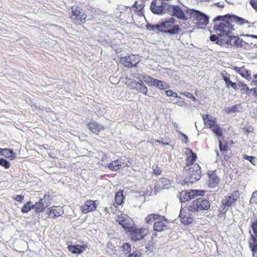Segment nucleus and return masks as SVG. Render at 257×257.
<instances>
[{
	"instance_id": "1",
	"label": "nucleus",
	"mask_w": 257,
	"mask_h": 257,
	"mask_svg": "<svg viewBox=\"0 0 257 257\" xmlns=\"http://www.w3.org/2000/svg\"><path fill=\"white\" fill-rule=\"evenodd\" d=\"M223 19V16H218L213 20L214 30L220 38L221 42L223 41L222 39H225L234 30L232 26L229 23L225 22Z\"/></svg>"
},
{
	"instance_id": "2",
	"label": "nucleus",
	"mask_w": 257,
	"mask_h": 257,
	"mask_svg": "<svg viewBox=\"0 0 257 257\" xmlns=\"http://www.w3.org/2000/svg\"><path fill=\"white\" fill-rule=\"evenodd\" d=\"M185 181L187 183H193L199 180L201 176V168L197 164H195L188 169L183 170Z\"/></svg>"
},
{
	"instance_id": "3",
	"label": "nucleus",
	"mask_w": 257,
	"mask_h": 257,
	"mask_svg": "<svg viewBox=\"0 0 257 257\" xmlns=\"http://www.w3.org/2000/svg\"><path fill=\"white\" fill-rule=\"evenodd\" d=\"M189 19L194 24L199 26H205L209 22L208 17L204 14L193 9L188 11Z\"/></svg>"
},
{
	"instance_id": "4",
	"label": "nucleus",
	"mask_w": 257,
	"mask_h": 257,
	"mask_svg": "<svg viewBox=\"0 0 257 257\" xmlns=\"http://www.w3.org/2000/svg\"><path fill=\"white\" fill-rule=\"evenodd\" d=\"M167 7H168L167 8L168 9L167 13L170 15L175 16L178 19L183 21H186L189 19V15L187 14V13L191 9H184L182 10L177 6L169 5V6Z\"/></svg>"
},
{
	"instance_id": "5",
	"label": "nucleus",
	"mask_w": 257,
	"mask_h": 257,
	"mask_svg": "<svg viewBox=\"0 0 257 257\" xmlns=\"http://www.w3.org/2000/svg\"><path fill=\"white\" fill-rule=\"evenodd\" d=\"M210 207V203L209 201L203 198H199L192 203L190 205L191 211L200 212L201 211L207 210Z\"/></svg>"
},
{
	"instance_id": "6",
	"label": "nucleus",
	"mask_w": 257,
	"mask_h": 257,
	"mask_svg": "<svg viewBox=\"0 0 257 257\" xmlns=\"http://www.w3.org/2000/svg\"><path fill=\"white\" fill-rule=\"evenodd\" d=\"M116 221L128 232H132L135 228L133 220L126 214H121L118 215Z\"/></svg>"
},
{
	"instance_id": "7",
	"label": "nucleus",
	"mask_w": 257,
	"mask_h": 257,
	"mask_svg": "<svg viewBox=\"0 0 257 257\" xmlns=\"http://www.w3.org/2000/svg\"><path fill=\"white\" fill-rule=\"evenodd\" d=\"M195 212L191 211L190 206L188 208H184L180 211L179 217L181 222L184 224L191 223L194 217Z\"/></svg>"
},
{
	"instance_id": "8",
	"label": "nucleus",
	"mask_w": 257,
	"mask_h": 257,
	"mask_svg": "<svg viewBox=\"0 0 257 257\" xmlns=\"http://www.w3.org/2000/svg\"><path fill=\"white\" fill-rule=\"evenodd\" d=\"M204 192L199 190H191L188 191H182L180 193L179 198L181 202H185L197 196H203Z\"/></svg>"
},
{
	"instance_id": "9",
	"label": "nucleus",
	"mask_w": 257,
	"mask_h": 257,
	"mask_svg": "<svg viewBox=\"0 0 257 257\" xmlns=\"http://www.w3.org/2000/svg\"><path fill=\"white\" fill-rule=\"evenodd\" d=\"M240 194L238 191H234L231 193L228 194V195L225 196L222 201L223 210L226 207H228L234 204L239 197Z\"/></svg>"
},
{
	"instance_id": "10",
	"label": "nucleus",
	"mask_w": 257,
	"mask_h": 257,
	"mask_svg": "<svg viewBox=\"0 0 257 257\" xmlns=\"http://www.w3.org/2000/svg\"><path fill=\"white\" fill-rule=\"evenodd\" d=\"M161 4V3L160 0L153 1L150 7L151 11L153 13L158 15H163L167 13L168 9L167 8L168 7L167 6H169V5L165 3L164 5Z\"/></svg>"
},
{
	"instance_id": "11",
	"label": "nucleus",
	"mask_w": 257,
	"mask_h": 257,
	"mask_svg": "<svg viewBox=\"0 0 257 257\" xmlns=\"http://www.w3.org/2000/svg\"><path fill=\"white\" fill-rule=\"evenodd\" d=\"M51 203V200L49 196L45 195L42 199L34 204V209L37 213L43 212V210L49 206Z\"/></svg>"
},
{
	"instance_id": "12",
	"label": "nucleus",
	"mask_w": 257,
	"mask_h": 257,
	"mask_svg": "<svg viewBox=\"0 0 257 257\" xmlns=\"http://www.w3.org/2000/svg\"><path fill=\"white\" fill-rule=\"evenodd\" d=\"M86 15L78 7L72 8L71 19L74 23L82 22L86 19Z\"/></svg>"
},
{
	"instance_id": "13",
	"label": "nucleus",
	"mask_w": 257,
	"mask_h": 257,
	"mask_svg": "<svg viewBox=\"0 0 257 257\" xmlns=\"http://www.w3.org/2000/svg\"><path fill=\"white\" fill-rule=\"evenodd\" d=\"M98 205V201L97 200H87L81 206L82 212L86 214L89 212L93 211L95 210Z\"/></svg>"
},
{
	"instance_id": "14",
	"label": "nucleus",
	"mask_w": 257,
	"mask_h": 257,
	"mask_svg": "<svg viewBox=\"0 0 257 257\" xmlns=\"http://www.w3.org/2000/svg\"><path fill=\"white\" fill-rule=\"evenodd\" d=\"M148 230L145 228L136 229V227L132 231L131 238L133 241H139L145 239Z\"/></svg>"
},
{
	"instance_id": "15",
	"label": "nucleus",
	"mask_w": 257,
	"mask_h": 257,
	"mask_svg": "<svg viewBox=\"0 0 257 257\" xmlns=\"http://www.w3.org/2000/svg\"><path fill=\"white\" fill-rule=\"evenodd\" d=\"M232 67L235 72L239 74L241 77L248 81L251 80L252 78L250 71L246 69L244 66L238 67L232 66Z\"/></svg>"
},
{
	"instance_id": "16",
	"label": "nucleus",
	"mask_w": 257,
	"mask_h": 257,
	"mask_svg": "<svg viewBox=\"0 0 257 257\" xmlns=\"http://www.w3.org/2000/svg\"><path fill=\"white\" fill-rule=\"evenodd\" d=\"M48 210L49 211H47L48 216L52 218L60 216L64 213V209H63V207L59 206H52L49 208Z\"/></svg>"
},
{
	"instance_id": "17",
	"label": "nucleus",
	"mask_w": 257,
	"mask_h": 257,
	"mask_svg": "<svg viewBox=\"0 0 257 257\" xmlns=\"http://www.w3.org/2000/svg\"><path fill=\"white\" fill-rule=\"evenodd\" d=\"M185 153L186 155V158L185 159L186 165L189 166L191 165L193 166V164L197 159L196 154L193 153L190 149L188 148L185 149Z\"/></svg>"
},
{
	"instance_id": "18",
	"label": "nucleus",
	"mask_w": 257,
	"mask_h": 257,
	"mask_svg": "<svg viewBox=\"0 0 257 257\" xmlns=\"http://www.w3.org/2000/svg\"><path fill=\"white\" fill-rule=\"evenodd\" d=\"M208 184L210 188H214L218 184L219 178L217 176L215 172L210 171L208 173Z\"/></svg>"
},
{
	"instance_id": "19",
	"label": "nucleus",
	"mask_w": 257,
	"mask_h": 257,
	"mask_svg": "<svg viewBox=\"0 0 257 257\" xmlns=\"http://www.w3.org/2000/svg\"><path fill=\"white\" fill-rule=\"evenodd\" d=\"M125 59V65L128 67L136 66L140 61V57L136 55H132L126 57Z\"/></svg>"
},
{
	"instance_id": "20",
	"label": "nucleus",
	"mask_w": 257,
	"mask_h": 257,
	"mask_svg": "<svg viewBox=\"0 0 257 257\" xmlns=\"http://www.w3.org/2000/svg\"><path fill=\"white\" fill-rule=\"evenodd\" d=\"M170 185V182L166 178L159 179L156 183L155 189L156 190H160L162 189L167 188Z\"/></svg>"
},
{
	"instance_id": "21",
	"label": "nucleus",
	"mask_w": 257,
	"mask_h": 257,
	"mask_svg": "<svg viewBox=\"0 0 257 257\" xmlns=\"http://www.w3.org/2000/svg\"><path fill=\"white\" fill-rule=\"evenodd\" d=\"M222 42L229 44L230 45L239 46L241 44V40L237 37L229 35L225 39H222Z\"/></svg>"
},
{
	"instance_id": "22",
	"label": "nucleus",
	"mask_w": 257,
	"mask_h": 257,
	"mask_svg": "<svg viewBox=\"0 0 257 257\" xmlns=\"http://www.w3.org/2000/svg\"><path fill=\"white\" fill-rule=\"evenodd\" d=\"M87 247L86 245H68L69 250L73 254H80L83 252Z\"/></svg>"
},
{
	"instance_id": "23",
	"label": "nucleus",
	"mask_w": 257,
	"mask_h": 257,
	"mask_svg": "<svg viewBox=\"0 0 257 257\" xmlns=\"http://www.w3.org/2000/svg\"><path fill=\"white\" fill-rule=\"evenodd\" d=\"M175 20L171 18L168 19L162 20L159 23L160 29L161 32H163L164 28H168L171 27L173 24H174Z\"/></svg>"
},
{
	"instance_id": "24",
	"label": "nucleus",
	"mask_w": 257,
	"mask_h": 257,
	"mask_svg": "<svg viewBox=\"0 0 257 257\" xmlns=\"http://www.w3.org/2000/svg\"><path fill=\"white\" fill-rule=\"evenodd\" d=\"M89 129L94 134H98L100 132L103 131L104 127L95 121L91 122L88 123Z\"/></svg>"
},
{
	"instance_id": "25",
	"label": "nucleus",
	"mask_w": 257,
	"mask_h": 257,
	"mask_svg": "<svg viewBox=\"0 0 257 257\" xmlns=\"http://www.w3.org/2000/svg\"><path fill=\"white\" fill-rule=\"evenodd\" d=\"M224 110L227 113H232L241 111L242 110V107L240 104H235L231 106L225 107Z\"/></svg>"
},
{
	"instance_id": "26",
	"label": "nucleus",
	"mask_w": 257,
	"mask_h": 257,
	"mask_svg": "<svg viewBox=\"0 0 257 257\" xmlns=\"http://www.w3.org/2000/svg\"><path fill=\"white\" fill-rule=\"evenodd\" d=\"M105 166H107L108 168L111 171H117L119 169L121 166V162L118 160L113 161L110 163H106L103 165Z\"/></svg>"
},
{
	"instance_id": "27",
	"label": "nucleus",
	"mask_w": 257,
	"mask_h": 257,
	"mask_svg": "<svg viewBox=\"0 0 257 257\" xmlns=\"http://www.w3.org/2000/svg\"><path fill=\"white\" fill-rule=\"evenodd\" d=\"M154 230L157 231H162L167 229V225L163 221H156L154 225Z\"/></svg>"
},
{
	"instance_id": "28",
	"label": "nucleus",
	"mask_w": 257,
	"mask_h": 257,
	"mask_svg": "<svg viewBox=\"0 0 257 257\" xmlns=\"http://www.w3.org/2000/svg\"><path fill=\"white\" fill-rule=\"evenodd\" d=\"M202 117L204 120L205 125H206V124L209 125V123L217 122L216 118L211 115L208 114H203Z\"/></svg>"
},
{
	"instance_id": "29",
	"label": "nucleus",
	"mask_w": 257,
	"mask_h": 257,
	"mask_svg": "<svg viewBox=\"0 0 257 257\" xmlns=\"http://www.w3.org/2000/svg\"><path fill=\"white\" fill-rule=\"evenodd\" d=\"M154 87H156L160 90H164L165 89L169 88L170 87L169 85L165 81H161L157 79L155 83Z\"/></svg>"
},
{
	"instance_id": "30",
	"label": "nucleus",
	"mask_w": 257,
	"mask_h": 257,
	"mask_svg": "<svg viewBox=\"0 0 257 257\" xmlns=\"http://www.w3.org/2000/svg\"><path fill=\"white\" fill-rule=\"evenodd\" d=\"M222 77H223V79L225 82V84H226L227 87L229 88L230 87H231L235 90L237 89V84H236L235 82H232L230 80L229 77L223 75Z\"/></svg>"
},
{
	"instance_id": "31",
	"label": "nucleus",
	"mask_w": 257,
	"mask_h": 257,
	"mask_svg": "<svg viewBox=\"0 0 257 257\" xmlns=\"http://www.w3.org/2000/svg\"><path fill=\"white\" fill-rule=\"evenodd\" d=\"M238 88L240 89L241 92L243 93H246L248 91H252L253 90L255 92H256V88H254L253 89H249L248 87H247V85L245 84H244L242 82H238L237 85V89Z\"/></svg>"
},
{
	"instance_id": "32",
	"label": "nucleus",
	"mask_w": 257,
	"mask_h": 257,
	"mask_svg": "<svg viewBox=\"0 0 257 257\" xmlns=\"http://www.w3.org/2000/svg\"><path fill=\"white\" fill-rule=\"evenodd\" d=\"M142 79L149 86H154L155 83L157 79L153 78L152 77L148 75H142Z\"/></svg>"
},
{
	"instance_id": "33",
	"label": "nucleus",
	"mask_w": 257,
	"mask_h": 257,
	"mask_svg": "<svg viewBox=\"0 0 257 257\" xmlns=\"http://www.w3.org/2000/svg\"><path fill=\"white\" fill-rule=\"evenodd\" d=\"M252 233H250L253 241H257V219L251 223Z\"/></svg>"
},
{
	"instance_id": "34",
	"label": "nucleus",
	"mask_w": 257,
	"mask_h": 257,
	"mask_svg": "<svg viewBox=\"0 0 257 257\" xmlns=\"http://www.w3.org/2000/svg\"><path fill=\"white\" fill-rule=\"evenodd\" d=\"M124 197L122 191H118L115 193V202L117 205H121L123 201Z\"/></svg>"
},
{
	"instance_id": "35",
	"label": "nucleus",
	"mask_w": 257,
	"mask_h": 257,
	"mask_svg": "<svg viewBox=\"0 0 257 257\" xmlns=\"http://www.w3.org/2000/svg\"><path fill=\"white\" fill-rule=\"evenodd\" d=\"M32 209H34V205L32 204L31 201H28L25 203L21 209V212L23 213H28Z\"/></svg>"
},
{
	"instance_id": "36",
	"label": "nucleus",
	"mask_w": 257,
	"mask_h": 257,
	"mask_svg": "<svg viewBox=\"0 0 257 257\" xmlns=\"http://www.w3.org/2000/svg\"><path fill=\"white\" fill-rule=\"evenodd\" d=\"M2 155L7 158H10V159L12 160L14 158L15 154L14 153V152L12 150L4 149Z\"/></svg>"
},
{
	"instance_id": "37",
	"label": "nucleus",
	"mask_w": 257,
	"mask_h": 257,
	"mask_svg": "<svg viewBox=\"0 0 257 257\" xmlns=\"http://www.w3.org/2000/svg\"><path fill=\"white\" fill-rule=\"evenodd\" d=\"M160 217V215L157 213L149 214L146 217L145 222L147 223H152L155 219Z\"/></svg>"
},
{
	"instance_id": "38",
	"label": "nucleus",
	"mask_w": 257,
	"mask_h": 257,
	"mask_svg": "<svg viewBox=\"0 0 257 257\" xmlns=\"http://www.w3.org/2000/svg\"><path fill=\"white\" fill-rule=\"evenodd\" d=\"M230 20L232 22H235L236 24L241 25L243 24L245 22V20L240 17H237L236 16H232L230 17Z\"/></svg>"
},
{
	"instance_id": "39",
	"label": "nucleus",
	"mask_w": 257,
	"mask_h": 257,
	"mask_svg": "<svg viewBox=\"0 0 257 257\" xmlns=\"http://www.w3.org/2000/svg\"><path fill=\"white\" fill-rule=\"evenodd\" d=\"M179 30V27L178 25H174L170 29L165 30L163 31L165 33H169L171 34H177Z\"/></svg>"
},
{
	"instance_id": "40",
	"label": "nucleus",
	"mask_w": 257,
	"mask_h": 257,
	"mask_svg": "<svg viewBox=\"0 0 257 257\" xmlns=\"http://www.w3.org/2000/svg\"><path fill=\"white\" fill-rule=\"evenodd\" d=\"M122 251L125 254L130 253L131 250V245L127 242L124 243L122 245Z\"/></svg>"
},
{
	"instance_id": "41",
	"label": "nucleus",
	"mask_w": 257,
	"mask_h": 257,
	"mask_svg": "<svg viewBox=\"0 0 257 257\" xmlns=\"http://www.w3.org/2000/svg\"><path fill=\"white\" fill-rule=\"evenodd\" d=\"M212 130V131L215 134L217 137H220L222 135V131L221 128L218 124H217Z\"/></svg>"
},
{
	"instance_id": "42",
	"label": "nucleus",
	"mask_w": 257,
	"mask_h": 257,
	"mask_svg": "<svg viewBox=\"0 0 257 257\" xmlns=\"http://www.w3.org/2000/svg\"><path fill=\"white\" fill-rule=\"evenodd\" d=\"M210 40L212 42H215L216 44L221 45L223 42H220V38L218 36H216L215 35H212L210 37Z\"/></svg>"
},
{
	"instance_id": "43",
	"label": "nucleus",
	"mask_w": 257,
	"mask_h": 257,
	"mask_svg": "<svg viewBox=\"0 0 257 257\" xmlns=\"http://www.w3.org/2000/svg\"><path fill=\"white\" fill-rule=\"evenodd\" d=\"M136 88L139 92L147 95L148 89L146 85H142L141 86H136Z\"/></svg>"
},
{
	"instance_id": "44",
	"label": "nucleus",
	"mask_w": 257,
	"mask_h": 257,
	"mask_svg": "<svg viewBox=\"0 0 257 257\" xmlns=\"http://www.w3.org/2000/svg\"><path fill=\"white\" fill-rule=\"evenodd\" d=\"M0 165L4 167L6 169H8L11 166V164L9 162L3 158H0Z\"/></svg>"
},
{
	"instance_id": "45",
	"label": "nucleus",
	"mask_w": 257,
	"mask_h": 257,
	"mask_svg": "<svg viewBox=\"0 0 257 257\" xmlns=\"http://www.w3.org/2000/svg\"><path fill=\"white\" fill-rule=\"evenodd\" d=\"M243 158L249 161L253 165H255L256 162V158L253 156L244 155Z\"/></svg>"
},
{
	"instance_id": "46",
	"label": "nucleus",
	"mask_w": 257,
	"mask_h": 257,
	"mask_svg": "<svg viewBox=\"0 0 257 257\" xmlns=\"http://www.w3.org/2000/svg\"><path fill=\"white\" fill-rule=\"evenodd\" d=\"M249 246L254 255L255 252H257V242H249Z\"/></svg>"
},
{
	"instance_id": "47",
	"label": "nucleus",
	"mask_w": 257,
	"mask_h": 257,
	"mask_svg": "<svg viewBox=\"0 0 257 257\" xmlns=\"http://www.w3.org/2000/svg\"><path fill=\"white\" fill-rule=\"evenodd\" d=\"M126 257H142V253L139 250H135L133 253H130Z\"/></svg>"
},
{
	"instance_id": "48",
	"label": "nucleus",
	"mask_w": 257,
	"mask_h": 257,
	"mask_svg": "<svg viewBox=\"0 0 257 257\" xmlns=\"http://www.w3.org/2000/svg\"><path fill=\"white\" fill-rule=\"evenodd\" d=\"M160 24L159 23L157 25H147V28L148 29H149V30H151V31H154L156 29H158L159 31H160Z\"/></svg>"
},
{
	"instance_id": "49",
	"label": "nucleus",
	"mask_w": 257,
	"mask_h": 257,
	"mask_svg": "<svg viewBox=\"0 0 257 257\" xmlns=\"http://www.w3.org/2000/svg\"><path fill=\"white\" fill-rule=\"evenodd\" d=\"M250 203H257V191L253 192L251 198L250 199Z\"/></svg>"
},
{
	"instance_id": "50",
	"label": "nucleus",
	"mask_w": 257,
	"mask_h": 257,
	"mask_svg": "<svg viewBox=\"0 0 257 257\" xmlns=\"http://www.w3.org/2000/svg\"><path fill=\"white\" fill-rule=\"evenodd\" d=\"M153 172L154 174L158 175L161 174L162 171L157 166H153Z\"/></svg>"
},
{
	"instance_id": "51",
	"label": "nucleus",
	"mask_w": 257,
	"mask_h": 257,
	"mask_svg": "<svg viewBox=\"0 0 257 257\" xmlns=\"http://www.w3.org/2000/svg\"><path fill=\"white\" fill-rule=\"evenodd\" d=\"M178 134L180 135H181V136L182 137V142L184 143H187L188 141V137L185 134H184V133H183L181 132H178Z\"/></svg>"
},
{
	"instance_id": "52",
	"label": "nucleus",
	"mask_w": 257,
	"mask_h": 257,
	"mask_svg": "<svg viewBox=\"0 0 257 257\" xmlns=\"http://www.w3.org/2000/svg\"><path fill=\"white\" fill-rule=\"evenodd\" d=\"M180 94L187 96L189 98L192 99L194 101L196 99V98L190 92H182Z\"/></svg>"
},
{
	"instance_id": "53",
	"label": "nucleus",
	"mask_w": 257,
	"mask_h": 257,
	"mask_svg": "<svg viewBox=\"0 0 257 257\" xmlns=\"http://www.w3.org/2000/svg\"><path fill=\"white\" fill-rule=\"evenodd\" d=\"M13 198L16 201L22 203L24 199V196L17 195L15 197H14Z\"/></svg>"
},
{
	"instance_id": "54",
	"label": "nucleus",
	"mask_w": 257,
	"mask_h": 257,
	"mask_svg": "<svg viewBox=\"0 0 257 257\" xmlns=\"http://www.w3.org/2000/svg\"><path fill=\"white\" fill-rule=\"evenodd\" d=\"M250 4L257 11V0H250Z\"/></svg>"
},
{
	"instance_id": "55",
	"label": "nucleus",
	"mask_w": 257,
	"mask_h": 257,
	"mask_svg": "<svg viewBox=\"0 0 257 257\" xmlns=\"http://www.w3.org/2000/svg\"><path fill=\"white\" fill-rule=\"evenodd\" d=\"M219 149L221 151H226L227 150L228 146L227 145H223L220 141H219Z\"/></svg>"
},
{
	"instance_id": "56",
	"label": "nucleus",
	"mask_w": 257,
	"mask_h": 257,
	"mask_svg": "<svg viewBox=\"0 0 257 257\" xmlns=\"http://www.w3.org/2000/svg\"><path fill=\"white\" fill-rule=\"evenodd\" d=\"M217 124H218L217 123V122H214V123H209V125H208L207 124H206V125H205V126L206 127H208V128H211V129H212L214 127H215V126H216Z\"/></svg>"
},
{
	"instance_id": "57",
	"label": "nucleus",
	"mask_w": 257,
	"mask_h": 257,
	"mask_svg": "<svg viewBox=\"0 0 257 257\" xmlns=\"http://www.w3.org/2000/svg\"><path fill=\"white\" fill-rule=\"evenodd\" d=\"M174 128L175 129L176 131L178 133V132H180L179 130L180 128L179 125L176 122L173 123Z\"/></svg>"
},
{
	"instance_id": "58",
	"label": "nucleus",
	"mask_w": 257,
	"mask_h": 257,
	"mask_svg": "<svg viewBox=\"0 0 257 257\" xmlns=\"http://www.w3.org/2000/svg\"><path fill=\"white\" fill-rule=\"evenodd\" d=\"M173 92V91L172 90H166L165 91V93H166V94L168 96H172Z\"/></svg>"
},
{
	"instance_id": "59",
	"label": "nucleus",
	"mask_w": 257,
	"mask_h": 257,
	"mask_svg": "<svg viewBox=\"0 0 257 257\" xmlns=\"http://www.w3.org/2000/svg\"><path fill=\"white\" fill-rule=\"evenodd\" d=\"M142 85H144L143 79L137 82L136 83V86H141Z\"/></svg>"
},
{
	"instance_id": "60",
	"label": "nucleus",
	"mask_w": 257,
	"mask_h": 257,
	"mask_svg": "<svg viewBox=\"0 0 257 257\" xmlns=\"http://www.w3.org/2000/svg\"><path fill=\"white\" fill-rule=\"evenodd\" d=\"M215 5H217L219 8H223L224 7L223 4L221 3H217L215 4Z\"/></svg>"
},
{
	"instance_id": "61",
	"label": "nucleus",
	"mask_w": 257,
	"mask_h": 257,
	"mask_svg": "<svg viewBox=\"0 0 257 257\" xmlns=\"http://www.w3.org/2000/svg\"><path fill=\"white\" fill-rule=\"evenodd\" d=\"M245 37H251V38L257 39V36L253 35H245Z\"/></svg>"
},
{
	"instance_id": "62",
	"label": "nucleus",
	"mask_w": 257,
	"mask_h": 257,
	"mask_svg": "<svg viewBox=\"0 0 257 257\" xmlns=\"http://www.w3.org/2000/svg\"><path fill=\"white\" fill-rule=\"evenodd\" d=\"M172 96L175 97L181 98L180 96H178L177 93L176 92H174V91L173 92Z\"/></svg>"
},
{
	"instance_id": "63",
	"label": "nucleus",
	"mask_w": 257,
	"mask_h": 257,
	"mask_svg": "<svg viewBox=\"0 0 257 257\" xmlns=\"http://www.w3.org/2000/svg\"><path fill=\"white\" fill-rule=\"evenodd\" d=\"M252 83H253V85H254L255 86H257V79L252 81Z\"/></svg>"
},
{
	"instance_id": "64",
	"label": "nucleus",
	"mask_w": 257,
	"mask_h": 257,
	"mask_svg": "<svg viewBox=\"0 0 257 257\" xmlns=\"http://www.w3.org/2000/svg\"><path fill=\"white\" fill-rule=\"evenodd\" d=\"M4 149H2L0 148V154L2 155V153L4 151Z\"/></svg>"
}]
</instances>
